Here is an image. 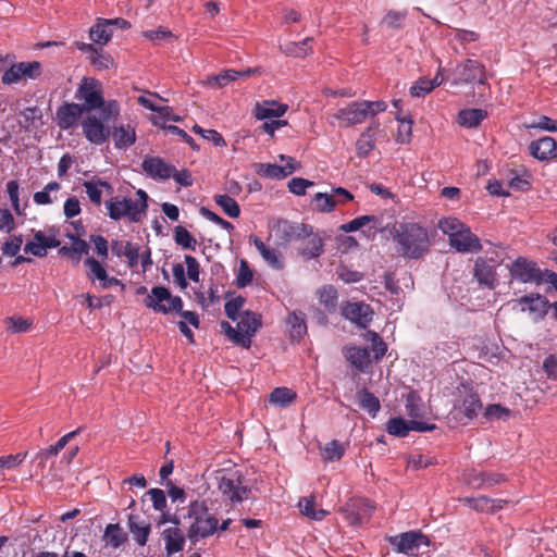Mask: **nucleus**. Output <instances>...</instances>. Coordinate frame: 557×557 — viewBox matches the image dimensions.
<instances>
[{"label": "nucleus", "mask_w": 557, "mask_h": 557, "mask_svg": "<svg viewBox=\"0 0 557 557\" xmlns=\"http://www.w3.org/2000/svg\"><path fill=\"white\" fill-rule=\"evenodd\" d=\"M162 537L165 543V552L168 556H172L183 550L185 545V535L177 527H171L162 532Z\"/></svg>", "instance_id": "c85d7f7f"}, {"label": "nucleus", "mask_w": 557, "mask_h": 557, "mask_svg": "<svg viewBox=\"0 0 557 557\" xmlns=\"http://www.w3.org/2000/svg\"><path fill=\"white\" fill-rule=\"evenodd\" d=\"M299 509H300V512L312 519V520H317V521H320L322 520L326 515H327V511L323 510V509H314V498L313 497H302L300 500H299Z\"/></svg>", "instance_id": "8fccbe9b"}, {"label": "nucleus", "mask_w": 557, "mask_h": 557, "mask_svg": "<svg viewBox=\"0 0 557 557\" xmlns=\"http://www.w3.org/2000/svg\"><path fill=\"white\" fill-rule=\"evenodd\" d=\"M346 358L358 370H363L370 363V354L367 348L349 347L346 349Z\"/></svg>", "instance_id": "c03bdc74"}, {"label": "nucleus", "mask_w": 557, "mask_h": 557, "mask_svg": "<svg viewBox=\"0 0 557 557\" xmlns=\"http://www.w3.org/2000/svg\"><path fill=\"white\" fill-rule=\"evenodd\" d=\"M289 334L293 339H301L307 334L306 314L302 311H293L287 319Z\"/></svg>", "instance_id": "a19ab883"}, {"label": "nucleus", "mask_w": 557, "mask_h": 557, "mask_svg": "<svg viewBox=\"0 0 557 557\" xmlns=\"http://www.w3.org/2000/svg\"><path fill=\"white\" fill-rule=\"evenodd\" d=\"M102 117H97L94 113L89 112L82 121L83 134L88 141L94 145H102L110 137V128L104 125Z\"/></svg>", "instance_id": "f8f14e48"}, {"label": "nucleus", "mask_w": 557, "mask_h": 557, "mask_svg": "<svg viewBox=\"0 0 557 557\" xmlns=\"http://www.w3.org/2000/svg\"><path fill=\"white\" fill-rule=\"evenodd\" d=\"M89 60L98 70H108L114 65V59L102 49H97L94 54L89 55Z\"/></svg>", "instance_id": "680f3d73"}, {"label": "nucleus", "mask_w": 557, "mask_h": 557, "mask_svg": "<svg viewBox=\"0 0 557 557\" xmlns=\"http://www.w3.org/2000/svg\"><path fill=\"white\" fill-rule=\"evenodd\" d=\"M333 117L338 121L341 127H351L368 120L362 101H352L346 107L339 108Z\"/></svg>", "instance_id": "ddd939ff"}, {"label": "nucleus", "mask_w": 557, "mask_h": 557, "mask_svg": "<svg viewBox=\"0 0 557 557\" xmlns=\"http://www.w3.org/2000/svg\"><path fill=\"white\" fill-rule=\"evenodd\" d=\"M81 431L82 428H78L72 432H69L67 434L63 435L55 444L40 449L35 456V460L39 461L38 466L44 469L46 461L52 457L58 456V454L69 444V442L78 435Z\"/></svg>", "instance_id": "393cba45"}, {"label": "nucleus", "mask_w": 557, "mask_h": 557, "mask_svg": "<svg viewBox=\"0 0 557 557\" xmlns=\"http://www.w3.org/2000/svg\"><path fill=\"white\" fill-rule=\"evenodd\" d=\"M75 98L83 101L81 106L87 113L94 110L101 111V117L110 121L120 114V104L116 100L106 101L102 96V87L98 79L94 77H84L79 84Z\"/></svg>", "instance_id": "f257e3e1"}, {"label": "nucleus", "mask_w": 557, "mask_h": 557, "mask_svg": "<svg viewBox=\"0 0 557 557\" xmlns=\"http://www.w3.org/2000/svg\"><path fill=\"white\" fill-rule=\"evenodd\" d=\"M250 242L255 245L262 258L275 269L282 268L280 252L275 248L268 247L259 237L251 235Z\"/></svg>", "instance_id": "e433bc0d"}, {"label": "nucleus", "mask_w": 557, "mask_h": 557, "mask_svg": "<svg viewBox=\"0 0 557 557\" xmlns=\"http://www.w3.org/2000/svg\"><path fill=\"white\" fill-rule=\"evenodd\" d=\"M344 454L345 447L337 440L331 441L321 449V457L324 461H337L342 459Z\"/></svg>", "instance_id": "3c124183"}, {"label": "nucleus", "mask_w": 557, "mask_h": 557, "mask_svg": "<svg viewBox=\"0 0 557 557\" xmlns=\"http://www.w3.org/2000/svg\"><path fill=\"white\" fill-rule=\"evenodd\" d=\"M296 397L297 394L293 389L288 387H276L271 392L269 403L281 407H287L296 399Z\"/></svg>", "instance_id": "a18cd8bd"}, {"label": "nucleus", "mask_w": 557, "mask_h": 557, "mask_svg": "<svg viewBox=\"0 0 557 557\" xmlns=\"http://www.w3.org/2000/svg\"><path fill=\"white\" fill-rule=\"evenodd\" d=\"M380 128L377 120L371 122V124L361 133L356 141V152L360 158H366L375 147L374 135Z\"/></svg>", "instance_id": "bb28decb"}, {"label": "nucleus", "mask_w": 557, "mask_h": 557, "mask_svg": "<svg viewBox=\"0 0 557 557\" xmlns=\"http://www.w3.org/2000/svg\"><path fill=\"white\" fill-rule=\"evenodd\" d=\"M508 269L511 278L521 283H541L543 281V275L537 264L523 257H518Z\"/></svg>", "instance_id": "9b49d317"}, {"label": "nucleus", "mask_w": 557, "mask_h": 557, "mask_svg": "<svg viewBox=\"0 0 557 557\" xmlns=\"http://www.w3.org/2000/svg\"><path fill=\"white\" fill-rule=\"evenodd\" d=\"M277 232L281 234V238L285 242L305 239L306 236L311 235V226L304 223L282 221L277 224Z\"/></svg>", "instance_id": "a878e982"}, {"label": "nucleus", "mask_w": 557, "mask_h": 557, "mask_svg": "<svg viewBox=\"0 0 557 557\" xmlns=\"http://www.w3.org/2000/svg\"><path fill=\"white\" fill-rule=\"evenodd\" d=\"M221 327L224 330L225 334L228 336V338L244 347V348H249L250 345H251V341L248 339V336H245L242 332H238V327L237 329H234L228 322L226 321H222L221 322Z\"/></svg>", "instance_id": "052dcab7"}, {"label": "nucleus", "mask_w": 557, "mask_h": 557, "mask_svg": "<svg viewBox=\"0 0 557 557\" xmlns=\"http://www.w3.org/2000/svg\"><path fill=\"white\" fill-rule=\"evenodd\" d=\"M454 410L468 420H473L482 410V401L471 383L461 382L456 387Z\"/></svg>", "instance_id": "39448f33"}, {"label": "nucleus", "mask_w": 557, "mask_h": 557, "mask_svg": "<svg viewBox=\"0 0 557 557\" xmlns=\"http://www.w3.org/2000/svg\"><path fill=\"white\" fill-rule=\"evenodd\" d=\"M221 327L224 330L225 334L228 336V338L244 347V348H249L250 345H251V341L248 339V336H245L242 332H238V327L237 329H234L228 322L226 321H222L221 322Z\"/></svg>", "instance_id": "bf43d9fd"}, {"label": "nucleus", "mask_w": 557, "mask_h": 557, "mask_svg": "<svg viewBox=\"0 0 557 557\" xmlns=\"http://www.w3.org/2000/svg\"><path fill=\"white\" fill-rule=\"evenodd\" d=\"M529 150L534 158L541 161L550 160L557 157V141L553 137L544 136L531 141Z\"/></svg>", "instance_id": "5701e85b"}, {"label": "nucleus", "mask_w": 557, "mask_h": 557, "mask_svg": "<svg viewBox=\"0 0 557 557\" xmlns=\"http://www.w3.org/2000/svg\"><path fill=\"white\" fill-rule=\"evenodd\" d=\"M370 223H373V225L369 227V232H372L373 234H375L379 230V227H377L379 219L375 215L357 216L354 220L349 221L348 223L342 224L339 226V230L345 233H351V232H356V231L362 228L363 226H367Z\"/></svg>", "instance_id": "58836bf2"}, {"label": "nucleus", "mask_w": 557, "mask_h": 557, "mask_svg": "<svg viewBox=\"0 0 557 557\" xmlns=\"http://www.w3.org/2000/svg\"><path fill=\"white\" fill-rule=\"evenodd\" d=\"M397 252L409 259H419L429 251L430 239L425 228L417 223H400L395 227Z\"/></svg>", "instance_id": "f03ea898"}, {"label": "nucleus", "mask_w": 557, "mask_h": 557, "mask_svg": "<svg viewBox=\"0 0 557 557\" xmlns=\"http://www.w3.org/2000/svg\"><path fill=\"white\" fill-rule=\"evenodd\" d=\"M465 225L466 224L456 218H444L438 222V228L448 236L449 242L465 227Z\"/></svg>", "instance_id": "6e6d98bb"}, {"label": "nucleus", "mask_w": 557, "mask_h": 557, "mask_svg": "<svg viewBox=\"0 0 557 557\" xmlns=\"http://www.w3.org/2000/svg\"><path fill=\"white\" fill-rule=\"evenodd\" d=\"M453 85L479 83L485 84L487 77L485 66L472 59H467L465 62L458 64L454 71Z\"/></svg>", "instance_id": "6e6552de"}, {"label": "nucleus", "mask_w": 557, "mask_h": 557, "mask_svg": "<svg viewBox=\"0 0 557 557\" xmlns=\"http://www.w3.org/2000/svg\"><path fill=\"white\" fill-rule=\"evenodd\" d=\"M510 416V410L499 404L488 405L484 410V417L487 421L494 419L507 420Z\"/></svg>", "instance_id": "69168bd1"}, {"label": "nucleus", "mask_w": 557, "mask_h": 557, "mask_svg": "<svg viewBox=\"0 0 557 557\" xmlns=\"http://www.w3.org/2000/svg\"><path fill=\"white\" fill-rule=\"evenodd\" d=\"M103 541L112 548H119L127 541V534L119 523H109L103 533Z\"/></svg>", "instance_id": "ea45409f"}, {"label": "nucleus", "mask_w": 557, "mask_h": 557, "mask_svg": "<svg viewBox=\"0 0 557 557\" xmlns=\"http://www.w3.org/2000/svg\"><path fill=\"white\" fill-rule=\"evenodd\" d=\"M27 457V451L15 455L0 456V470H12L17 468Z\"/></svg>", "instance_id": "338daca9"}, {"label": "nucleus", "mask_w": 557, "mask_h": 557, "mask_svg": "<svg viewBox=\"0 0 557 557\" xmlns=\"http://www.w3.org/2000/svg\"><path fill=\"white\" fill-rule=\"evenodd\" d=\"M5 191L11 200V205L16 214H22L20 206V184L15 180H11L7 183Z\"/></svg>", "instance_id": "0e129e2a"}, {"label": "nucleus", "mask_w": 557, "mask_h": 557, "mask_svg": "<svg viewBox=\"0 0 557 557\" xmlns=\"http://www.w3.org/2000/svg\"><path fill=\"white\" fill-rule=\"evenodd\" d=\"M188 515L194 518V522L188 529V539L196 543L199 539L212 535L219 525V520L208 511L205 500L191 502L188 507Z\"/></svg>", "instance_id": "20e7f679"}, {"label": "nucleus", "mask_w": 557, "mask_h": 557, "mask_svg": "<svg viewBox=\"0 0 557 557\" xmlns=\"http://www.w3.org/2000/svg\"><path fill=\"white\" fill-rule=\"evenodd\" d=\"M487 112L483 109H463L459 111L457 121L461 126L473 128L486 119Z\"/></svg>", "instance_id": "4c0bfd02"}, {"label": "nucleus", "mask_w": 557, "mask_h": 557, "mask_svg": "<svg viewBox=\"0 0 557 557\" xmlns=\"http://www.w3.org/2000/svg\"><path fill=\"white\" fill-rule=\"evenodd\" d=\"M288 110V106L275 100H263L257 102L253 109V115L257 120H267L271 117H281Z\"/></svg>", "instance_id": "b1692460"}, {"label": "nucleus", "mask_w": 557, "mask_h": 557, "mask_svg": "<svg viewBox=\"0 0 557 557\" xmlns=\"http://www.w3.org/2000/svg\"><path fill=\"white\" fill-rule=\"evenodd\" d=\"M87 114L85 109L79 103H64L57 110L55 117L58 126L61 129H70L76 126L77 122Z\"/></svg>", "instance_id": "dca6fc26"}, {"label": "nucleus", "mask_w": 557, "mask_h": 557, "mask_svg": "<svg viewBox=\"0 0 557 557\" xmlns=\"http://www.w3.org/2000/svg\"><path fill=\"white\" fill-rule=\"evenodd\" d=\"M112 138L117 149H127L136 140L135 128L129 124L115 126L112 132Z\"/></svg>", "instance_id": "2f4dec72"}, {"label": "nucleus", "mask_w": 557, "mask_h": 557, "mask_svg": "<svg viewBox=\"0 0 557 557\" xmlns=\"http://www.w3.org/2000/svg\"><path fill=\"white\" fill-rule=\"evenodd\" d=\"M174 240L176 245L183 247L184 249L196 250L197 240L184 226H175Z\"/></svg>", "instance_id": "5fc2aeb1"}, {"label": "nucleus", "mask_w": 557, "mask_h": 557, "mask_svg": "<svg viewBox=\"0 0 557 557\" xmlns=\"http://www.w3.org/2000/svg\"><path fill=\"white\" fill-rule=\"evenodd\" d=\"M323 238L311 231V235L306 236L300 253L306 259H313L321 256L324 251Z\"/></svg>", "instance_id": "473e14b6"}, {"label": "nucleus", "mask_w": 557, "mask_h": 557, "mask_svg": "<svg viewBox=\"0 0 557 557\" xmlns=\"http://www.w3.org/2000/svg\"><path fill=\"white\" fill-rule=\"evenodd\" d=\"M319 301L329 312H335L337 307V290L332 285H325L318 290Z\"/></svg>", "instance_id": "49530a36"}, {"label": "nucleus", "mask_w": 557, "mask_h": 557, "mask_svg": "<svg viewBox=\"0 0 557 557\" xmlns=\"http://www.w3.org/2000/svg\"><path fill=\"white\" fill-rule=\"evenodd\" d=\"M410 431V421H406L401 417H394L386 423V432L397 437H405Z\"/></svg>", "instance_id": "09e8293b"}, {"label": "nucleus", "mask_w": 557, "mask_h": 557, "mask_svg": "<svg viewBox=\"0 0 557 557\" xmlns=\"http://www.w3.org/2000/svg\"><path fill=\"white\" fill-rule=\"evenodd\" d=\"M61 189L58 182L48 183L42 190L36 191L33 196L34 202L38 206L51 205L58 200L57 194Z\"/></svg>", "instance_id": "37998d69"}, {"label": "nucleus", "mask_w": 557, "mask_h": 557, "mask_svg": "<svg viewBox=\"0 0 557 557\" xmlns=\"http://www.w3.org/2000/svg\"><path fill=\"white\" fill-rule=\"evenodd\" d=\"M406 12H399L391 10L388 11L382 20V23L392 29H399L403 26V23L406 18Z\"/></svg>", "instance_id": "774afa93"}, {"label": "nucleus", "mask_w": 557, "mask_h": 557, "mask_svg": "<svg viewBox=\"0 0 557 557\" xmlns=\"http://www.w3.org/2000/svg\"><path fill=\"white\" fill-rule=\"evenodd\" d=\"M60 242L55 237L46 236L41 231L34 235V239L26 243L24 251L35 257H45L49 248H57Z\"/></svg>", "instance_id": "4be33fe9"}, {"label": "nucleus", "mask_w": 557, "mask_h": 557, "mask_svg": "<svg viewBox=\"0 0 557 557\" xmlns=\"http://www.w3.org/2000/svg\"><path fill=\"white\" fill-rule=\"evenodd\" d=\"M517 302L521 306L522 312H529L533 320L544 318L549 308L548 300L539 294H530L520 297Z\"/></svg>", "instance_id": "a211bd4d"}, {"label": "nucleus", "mask_w": 557, "mask_h": 557, "mask_svg": "<svg viewBox=\"0 0 557 557\" xmlns=\"http://www.w3.org/2000/svg\"><path fill=\"white\" fill-rule=\"evenodd\" d=\"M440 73L433 79L420 78L410 87V95L412 97H424L431 92L435 87L440 86L443 81H438Z\"/></svg>", "instance_id": "de8ad7c7"}, {"label": "nucleus", "mask_w": 557, "mask_h": 557, "mask_svg": "<svg viewBox=\"0 0 557 557\" xmlns=\"http://www.w3.org/2000/svg\"><path fill=\"white\" fill-rule=\"evenodd\" d=\"M342 314L358 327L366 329L372 321L373 312L370 306L363 302H346L342 306Z\"/></svg>", "instance_id": "4468645a"}, {"label": "nucleus", "mask_w": 557, "mask_h": 557, "mask_svg": "<svg viewBox=\"0 0 557 557\" xmlns=\"http://www.w3.org/2000/svg\"><path fill=\"white\" fill-rule=\"evenodd\" d=\"M261 326V317L251 311H245L237 323L238 332H242L248 339L257 333Z\"/></svg>", "instance_id": "f704fd0d"}, {"label": "nucleus", "mask_w": 557, "mask_h": 557, "mask_svg": "<svg viewBox=\"0 0 557 557\" xmlns=\"http://www.w3.org/2000/svg\"><path fill=\"white\" fill-rule=\"evenodd\" d=\"M89 37L95 44L106 45L112 37L111 25L106 18H98L89 30Z\"/></svg>", "instance_id": "79ce46f5"}, {"label": "nucleus", "mask_w": 557, "mask_h": 557, "mask_svg": "<svg viewBox=\"0 0 557 557\" xmlns=\"http://www.w3.org/2000/svg\"><path fill=\"white\" fill-rule=\"evenodd\" d=\"M506 481V475L497 472L472 471L467 476L468 484L478 490L490 488Z\"/></svg>", "instance_id": "412c9836"}, {"label": "nucleus", "mask_w": 557, "mask_h": 557, "mask_svg": "<svg viewBox=\"0 0 557 557\" xmlns=\"http://www.w3.org/2000/svg\"><path fill=\"white\" fill-rule=\"evenodd\" d=\"M146 307L156 312L169 313L172 311L181 313L183 311V300L180 296H172L164 286H154L151 294L145 299Z\"/></svg>", "instance_id": "423d86ee"}, {"label": "nucleus", "mask_w": 557, "mask_h": 557, "mask_svg": "<svg viewBox=\"0 0 557 557\" xmlns=\"http://www.w3.org/2000/svg\"><path fill=\"white\" fill-rule=\"evenodd\" d=\"M127 524L129 532L133 534V537L136 541V543L139 546H145L148 541V536L151 532L150 523L145 521L139 522L137 516L129 515Z\"/></svg>", "instance_id": "72a5a7b5"}, {"label": "nucleus", "mask_w": 557, "mask_h": 557, "mask_svg": "<svg viewBox=\"0 0 557 557\" xmlns=\"http://www.w3.org/2000/svg\"><path fill=\"white\" fill-rule=\"evenodd\" d=\"M85 265L88 268L87 276L90 280H98L102 282L107 278L108 273L104 267L94 257H88L85 259Z\"/></svg>", "instance_id": "13d9d810"}, {"label": "nucleus", "mask_w": 557, "mask_h": 557, "mask_svg": "<svg viewBox=\"0 0 557 557\" xmlns=\"http://www.w3.org/2000/svg\"><path fill=\"white\" fill-rule=\"evenodd\" d=\"M449 245L461 253L479 252L482 250L480 238L467 225L450 240Z\"/></svg>", "instance_id": "f3484780"}, {"label": "nucleus", "mask_w": 557, "mask_h": 557, "mask_svg": "<svg viewBox=\"0 0 557 557\" xmlns=\"http://www.w3.org/2000/svg\"><path fill=\"white\" fill-rule=\"evenodd\" d=\"M389 543L396 547L398 553L414 556L422 546L430 545V540L420 531H410L392 536Z\"/></svg>", "instance_id": "9d476101"}, {"label": "nucleus", "mask_w": 557, "mask_h": 557, "mask_svg": "<svg viewBox=\"0 0 557 557\" xmlns=\"http://www.w3.org/2000/svg\"><path fill=\"white\" fill-rule=\"evenodd\" d=\"M143 170L153 180H168L172 176L174 166L160 157H147L143 161Z\"/></svg>", "instance_id": "aec40b11"}, {"label": "nucleus", "mask_w": 557, "mask_h": 557, "mask_svg": "<svg viewBox=\"0 0 557 557\" xmlns=\"http://www.w3.org/2000/svg\"><path fill=\"white\" fill-rule=\"evenodd\" d=\"M473 277L480 286L494 289L497 283L496 268L486 258L478 257L474 261Z\"/></svg>", "instance_id": "6ab92c4d"}, {"label": "nucleus", "mask_w": 557, "mask_h": 557, "mask_svg": "<svg viewBox=\"0 0 557 557\" xmlns=\"http://www.w3.org/2000/svg\"><path fill=\"white\" fill-rule=\"evenodd\" d=\"M83 186L89 200L97 207H100L102 203V188H104L109 194H112L113 191L112 185L100 178L86 181Z\"/></svg>", "instance_id": "7c9ffc66"}, {"label": "nucleus", "mask_w": 557, "mask_h": 557, "mask_svg": "<svg viewBox=\"0 0 557 557\" xmlns=\"http://www.w3.org/2000/svg\"><path fill=\"white\" fill-rule=\"evenodd\" d=\"M219 491L233 503H240L249 492L236 474L222 475L219 480Z\"/></svg>", "instance_id": "2eb2a0df"}, {"label": "nucleus", "mask_w": 557, "mask_h": 557, "mask_svg": "<svg viewBox=\"0 0 557 557\" xmlns=\"http://www.w3.org/2000/svg\"><path fill=\"white\" fill-rule=\"evenodd\" d=\"M111 251L117 258L125 257L129 268H135L138 264L139 247L131 242L113 239L111 242Z\"/></svg>", "instance_id": "cd10ccee"}, {"label": "nucleus", "mask_w": 557, "mask_h": 557, "mask_svg": "<svg viewBox=\"0 0 557 557\" xmlns=\"http://www.w3.org/2000/svg\"><path fill=\"white\" fill-rule=\"evenodd\" d=\"M396 120L399 122L396 141L399 144H409L412 136V119L397 114Z\"/></svg>", "instance_id": "864d4df0"}, {"label": "nucleus", "mask_w": 557, "mask_h": 557, "mask_svg": "<svg viewBox=\"0 0 557 557\" xmlns=\"http://www.w3.org/2000/svg\"><path fill=\"white\" fill-rule=\"evenodd\" d=\"M255 70L248 69L246 71L225 70L218 75L209 76L206 84L212 88L225 87L230 82L236 81L239 77L250 76Z\"/></svg>", "instance_id": "c756f323"}, {"label": "nucleus", "mask_w": 557, "mask_h": 557, "mask_svg": "<svg viewBox=\"0 0 557 557\" xmlns=\"http://www.w3.org/2000/svg\"><path fill=\"white\" fill-rule=\"evenodd\" d=\"M137 199L128 197H111L106 201V208L110 219L119 221L126 218L129 222H140L148 209V195L145 190L136 191Z\"/></svg>", "instance_id": "7ed1b4c3"}, {"label": "nucleus", "mask_w": 557, "mask_h": 557, "mask_svg": "<svg viewBox=\"0 0 557 557\" xmlns=\"http://www.w3.org/2000/svg\"><path fill=\"white\" fill-rule=\"evenodd\" d=\"M278 158L281 161L285 162L284 165L255 163L253 168L256 174L263 178L283 180L301 168L300 162L293 157L280 154Z\"/></svg>", "instance_id": "0eeeda50"}, {"label": "nucleus", "mask_w": 557, "mask_h": 557, "mask_svg": "<svg viewBox=\"0 0 557 557\" xmlns=\"http://www.w3.org/2000/svg\"><path fill=\"white\" fill-rule=\"evenodd\" d=\"M280 50L289 57L294 58H305L309 53L312 52L311 48H302L300 42L289 41L285 45L280 46Z\"/></svg>", "instance_id": "e2e57ef3"}, {"label": "nucleus", "mask_w": 557, "mask_h": 557, "mask_svg": "<svg viewBox=\"0 0 557 557\" xmlns=\"http://www.w3.org/2000/svg\"><path fill=\"white\" fill-rule=\"evenodd\" d=\"M357 400L359 407L367 411L372 418H374L381 409L379 398L367 388H361L357 392Z\"/></svg>", "instance_id": "c9c22d12"}, {"label": "nucleus", "mask_w": 557, "mask_h": 557, "mask_svg": "<svg viewBox=\"0 0 557 557\" xmlns=\"http://www.w3.org/2000/svg\"><path fill=\"white\" fill-rule=\"evenodd\" d=\"M216 205H219L225 214L230 218H238L240 214V208L237 201L231 196L223 194L214 197Z\"/></svg>", "instance_id": "603ef678"}, {"label": "nucleus", "mask_w": 557, "mask_h": 557, "mask_svg": "<svg viewBox=\"0 0 557 557\" xmlns=\"http://www.w3.org/2000/svg\"><path fill=\"white\" fill-rule=\"evenodd\" d=\"M41 75V64L38 61L14 63L8 69L2 77L3 85L17 84L23 79H36Z\"/></svg>", "instance_id": "1a4fd4ad"}, {"label": "nucleus", "mask_w": 557, "mask_h": 557, "mask_svg": "<svg viewBox=\"0 0 557 557\" xmlns=\"http://www.w3.org/2000/svg\"><path fill=\"white\" fill-rule=\"evenodd\" d=\"M313 203L319 212L329 213L336 207L334 195L327 193H317L313 198Z\"/></svg>", "instance_id": "4d7b16f0"}]
</instances>
